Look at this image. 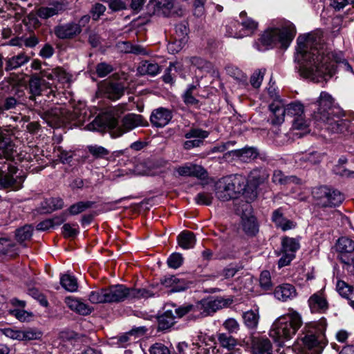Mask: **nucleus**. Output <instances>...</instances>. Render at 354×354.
I'll list each match as a JSON object with an SVG mask.
<instances>
[{
	"mask_svg": "<svg viewBox=\"0 0 354 354\" xmlns=\"http://www.w3.org/2000/svg\"><path fill=\"white\" fill-rule=\"evenodd\" d=\"M297 42L295 59L300 63L301 75L317 82L319 78H330L335 73V63L342 60L341 56L329 51L317 34L300 35Z\"/></svg>",
	"mask_w": 354,
	"mask_h": 354,
	"instance_id": "1",
	"label": "nucleus"
},
{
	"mask_svg": "<svg viewBox=\"0 0 354 354\" xmlns=\"http://www.w3.org/2000/svg\"><path fill=\"white\" fill-rule=\"evenodd\" d=\"M115 115L118 114L114 113L100 115L86 126V129L100 131L107 129L111 136L116 138L137 127L148 124L143 116L139 114L128 113L120 121L118 120Z\"/></svg>",
	"mask_w": 354,
	"mask_h": 354,
	"instance_id": "2",
	"label": "nucleus"
},
{
	"mask_svg": "<svg viewBox=\"0 0 354 354\" xmlns=\"http://www.w3.org/2000/svg\"><path fill=\"white\" fill-rule=\"evenodd\" d=\"M317 109L313 113V118L327 125V129L332 133H344L352 132L351 122L348 120L335 116L333 110V98L332 96L322 91L317 101Z\"/></svg>",
	"mask_w": 354,
	"mask_h": 354,
	"instance_id": "3",
	"label": "nucleus"
},
{
	"mask_svg": "<svg viewBox=\"0 0 354 354\" xmlns=\"http://www.w3.org/2000/svg\"><path fill=\"white\" fill-rule=\"evenodd\" d=\"M301 324V315L297 311L290 309L274 320L270 329L269 335L281 346L295 335Z\"/></svg>",
	"mask_w": 354,
	"mask_h": 354,
	"instance_id": "4",
	"label": "nucleus"
},
{
	"mask_svg": "<svg viewBox=\"0 0 354 354\" xmlns=\"http://www.w3.org/2000/svg\"><path fill=\"white\" fill-rule=\"evenodd\" d=\"M246 183L247 179L242 175L223 177L216 184V196L222 201L237 198L241 194L246 198Z\"/></svg>",
	"mask_w": 354,
	"mask_h": 354,
	"instance_id": "5",
	"label": "nucleus"
},
{
	"mask_svg": "<svg viewBox=\"0 0 354 354\" xmlns=\"http://www.w3.org/2000/svg\"><path fill=\"white\" fill-rule=\"evenodd\" d=\"M296 35L295 26L287 22L281 28H272L265 31L259 39L262 47L259 50H263L277 44L287 48Z\"/></svg>",
	"mask_w": 354,
	"mask_h": 354,
	"instance_id": "6",
	"label": "nucleus"
},
{
	"mask_svg": "<svg viewBox=\"0 0 354 354\" xmlns=\"http://www.w3.org/2000/svg\"><path fill=\"white\" fill-rule=\"evenodd\" d=\"M108 303H118L127 299H141L153 297L154 294L145 288H128L122 284L106 288Z\"/></svg>",
	"mask_w": 354,
	"mask_h": 354,
	"instance_id": "7",
	"label": "nucleus"
},
{
	"mask_svg": "<svg viewBox=\"0 0 354 354\" xmlns=\"http://www.w3.org/2000/svg\"><path fill=\"white\" fill-rule=\"evenodd\" d=\"M227 304L225 299L217 297L214 299L202 300L195 304H187V306L184 309L190 311V317L197 319L209 315Z\"/></svg>",
	"mask_w": 354,
	"mask_h": 354,
	"instance_id": "8",
	"label": "nucleus"
},
{
	"mask_svg": "<svg viewBox=\"0 0 354 354\" xmlns=\"http://www.w3.org/2000/svg\"><path fill=\"white\" fill-rule=\"evenodd\" d=\"M313 195L317 204L322 207L337 206L344 200L343 195L339 191L324 186L315 188Z\"/></svg>",
	"mask_w": 354,
	"mask_h": 354,
	"instance_id": "9",
	"label": "nucleus"
},
{
	"mask_svg": "<svg viewBox=\"0 0 354 354\" xmlns=\"http://www.w3.org/2000/svg\"><path fill=\"white\" fill-rule=\"evenodd\" d=\"M17 168L12 165L0 168V189H20L25 176L21 174H17Z\"/></svg>",
	"mask_w": 354,
	"mask_h": 354,
	"instance_id": "10",
	"label": "nucleus"
},
{
	"mask_svg": "<svg viewBox=\"0 0 354 354\" xmlns=\"http://www.w3.org/2000/svg\"><path fill=\"white\" fill-rule=\"evenodd\" d=\"M317 334H308L302 339L303 352L307 353L308 351L314 350L315 353L322 348V345L326 344L324 331L326 327V323L324 319H321L317 324Z\"/></svg>",
	"mask_w": 354,
	"mask_h": 354,
	"instance_id": "11",
	"label": "nucleus"
},
{
	"mask_svg": "<svg viewBox=\"0 0 354 354\" xmlns=\"http://www.w3.org/2000/svg\"><path fill=\"white\" fill-rule=\"evenodd\" d=\"M26 153H18L17 147L7 132L0 131V158L8 160L23 162L27 160Z\"/></svg>",
	"mask_w": 354,
	"mask_h": 354,
	"instance_id": "12",
	"label": "nucleus"
},
{
	"mask_svg": "<svg viewBox=\"0 0 354 354\" xmlns=\"http://www.w3.org/2000/svg\"><path fill=\"white\" fill-rule=\"evenodd\" d=\"M45 119L51 127H58L74 120H77L79 122L84 121L80 117L77 116V113H69L65 108L61 106H56L48 111Z\"/></svg>",
	"mask_w": 354,
	"mask_h": 354,
	"instance_id": "13",
	"label": "nucleus"
},
{
	"mask_svg": "<svg viewBox=\"0 0 354 354\" xmlns=\"http://www.w3.org/2000/svg\"><path fill=\"white\" fill-rule=\"evenodd\" d=\"M269 176V174L266 169H253L247 180L246 183V200L248 202L254 201L257 196V187L264 183Z\"/></svg>",
	"mask_w": 354,
	"mask_h": 354,
	"instance_id": "14",
	"label": "nucleus"
},
{
	"mask_svg": "<svg viewBox=\"0 0 354 354\" xmlns=\"http://www.w3.org/2000/svg\"><path fill=\"white\" fill-rule=\"evenodd\" d=\"M187 306V304H185L178 308L174 306L171 309H167L165 313L158 317V328L163 330L171 327L175 323V319L176 317L180 318L187 314L190 317V311L184 309V308Z\"/></svg>",
	"mask_w": 354,
	"mask_h": 354,
	"instance_id": "15",
	"label": "nucleus"
},
{
	"mask_svg": "<svg viewBox=\"0 0 354 354\" xmlns=\"http://www.w3.org/2000/svg\"><path fill=\"white\" fill-rule=\"evenodd\" d=\"M299 241L294 238L285 236L281 240V254L278 266L279 268L288 265L295 258V252L299 248Z\"/></svg>",
	"mask_w": 354,
	"mask_h": 354,
	"instance_id": "16",
	"label": "nucleus"
},
{
	"mask_svg": "<svg viewBox=\"0 0 354 354\" xmlns=\"http://www.w3.org/2000/svg\"><path fill=\"white\" fill-rule=\"evenodd\" d=\"M42 77H46L48 80L53 81L51 86L54 85L57 87L56 82L61 85L70 83L71 81L72 75L67 73L62 67H56L54 68L44 69L41 71Z\"/></svg>",
	"mask_w": 354,
	"mask_h": 354,
	"instance_id": "17",
	"label": "nucleus"
},
{
	"mask_svg": "<svg viewBox=\"0 0 354 354\" xmlns=\"http://www.w3.org/2000/svg\"><path fill=\"white\" fill-rule=\"evenodd\" d=\"M174 6V0H151L147 5L149 15L168 16Z\"/></svg>",
	"mask_w": 354,
	"mask_h": 354,
	"instance_id": "18",
	"label": "nucleus"
},
{
	"mask_svg": "<svg viewBox=\"0 0 354 354\" xmlns=\"http://www.w3.org/2000/svg\"><path fill=\"white\" fill-rule=\"evenodd\" d=\"M188 40V28L185 24H180L176 26L174 41L168 44L167 48L172 53L180 51Z\"/></svg>",
	"mask_w": 354,
	"mask_h": 354,
	"instance_id": "19",
	"label": "nucleus"
},
{
	"mask_svg": "<svg viewBox=\"0 0 354 354\" xmlns=\"http://www.w3.org/2000/svg\"><path fill=\"white\" fill-rule=\"evenodd\" d=\"M251 354H272L273 347L271 341L266 337H251Z\"/></svg>",
	"mask_w": 354,
	"mask_h": 354,
	"instance_id": "20",
	"label": "nucleus"
},
{
	"mask_svg": "<svg viewBox=\"0 0 354 354\" xmlns=\"http://www.w3.org/2000/svg\"><path fill=\"white\" fill-rule=\"evenodd\" d=\"M67 6L68 3L66 0H61L60 1L54 2L48 6L39 7L37 10L36 14L39 17L46 19L66 10Z\"/></svg>",
	"mask_w": 354,
	"mask_h": 354,
	"instance_id": "21",
	"label": "nucleus"
},
{
	"mask_svg": "<svg viewBox=\"0 0 354 354\" xmlns=\"http://www.w3.org/2000/svg\"><path fill=\"white\" fill-rule=\"evenodd\" d=\"M81 31L80 26L74 22L57 26L54 30L55 35L62 39L73 38L78 35Z\"/></svg>",
	"mask_w": 354,
	"mask_h": 354,
	"instance_id": "22",
	"label": "nucleus"
},
{
	"mask_svg": "<svg viewBox=\"0 0 354 354\" xmlns=\"http://www.w3.org/2000/svg\"><path fill=\"white\" fill-rule=\"evenodd\" d=\"M65 304L71 310L83 316L90 315L93 310L92 306L73 296L66 297Z\"/></svg>",
	"mask_w": 354,
	"mask_h": 354,
	"instance_id": "23",
	"label": "nucleus"
},
{
	"mask_svg": "<svg viewBox=\"0 0 354 354\" xmlns=\"http://www.w3.org/2000/svg\"><path fill=\"white\" fill-rule=\"evenodd\" d=\"M172 114L169 109L160 107L152 111L150 121L156 127H163L170 122Z\"/></svg>",
	"mask_w": 354,
	"mask_h": 354,
	"instance_id": "24",
	"label": "nucleus"
},
{
	"mask_svg": "<svg viewBox=\"0 0 354 354\" xmlns=\"http://www.w3.org/2000/svg\"><path fill=\"white\" fill-rule=\"evenodd\" d=\"M269 108L272 113L270 118V123L272 125L281 124L286 115V106L281 101H274L270 104Z\"/></svg>",
	"mask_w": 354,
	"mask_h": 354,
	"instance_id": "25",
	"label": "nucleus"
},
{
	"mask_svg": "<svg viewBox=\"0 0 354 354\" xmlns=\"http://www.w3.org/2000/svg\"><path fill=\"white\" fill-rule=\"evenodd\" d=\"M209 133L200 129H192L185 134V138L190 139L192 138H196L194 140H187L184 143V148L185 149H190L194 147H199L203 142V139L207 138Z\"/></svg>",
	"mask_w": 354,
	"mask_h": 354,
	"instance_id": "26",
	"label": "nucleus"
},
{
	"mask_svg": "<svg viewBox=\"0 0 354 354\" xmlns=\"http://www.w3.org/2000/svg\"><path fill=\"white\" fill-rule=\"evenodd\" d=\"M178 174L182 176H195L200 178H205L206 171L200 165L187 163L176 169Z\"/></svg>",
	"mask_w": 354,
	"mask_h": 354,
	"instance_id": "27",
	"label": "nucleus"
},
{
	"mask_svg": "<svg viewBox=\"0 0 354 354\" xmlns=\"http://www.w3.org/2000/svg\"><path fill=\"white\" fill-rule=\"evenodd\" d=\"M41 76L42 75H41ZM45 78L46 77H38L36 76L31 77L29 82L30 91L31 93V95L30 96V100H34L36 96L40 95L44 88H52L50 83H46L44 80Z\"/></svg>",
	"mask_w": 354,
	"mask_h": 354,
	"instance_id": "28",
	"label": "nucleus"
},
{
	"mask_svg": "<svg viewBox=\"0 0 354 354\" xmlns=\"http://www.w3.org/2000/svg\"><path fill=\"white\" fill-rule=\"evenodd\" d=\"M274 297L281 301L292 299L297 295L295 288L289 283H283L276 287L274 292Z\"/></svg>",
	"mask_w": 354,
	"mask_h": 354,
	"instance_id": "29",
	"label": "nucleus"
},
{
	"mask_svg": "<svg viewBox=\"0 0 354 354\" xmlns=\"http://www.w3.org/2000/svg\"><path fill=\"white\" fill-rule=\"evenodd\" d=\"M102 90L108 98L118 100L124 94V86L120 82H108L104 84Z\"/></svg>",
	"mask_w": 354,
	"mask_h": 354,
	"instance_id": "30",
	"label": "nucleus"
},
{
	"mask_svg": "<svg viewBox=\"0 0 354 354\" xmlns=\"http://www.w3.org/2000/svg\"><path fill=\"white\" fill-rule=\"evenodd\" d=\"M272 221L278 228L281 229L283 231L293 229L296 226V223L294 221L283 216L281 208L273 212Z\"/></svg>",
	"mask_w": 354,
	"mask_h": 354,
	"instance_id": "31",
	"label": "nucleus"
},
{
	"mask_svg": "<svg viewBox=\"0 0 354 354\" xmlns=\"http://www.w3.org/2000/svg\"><path fill=\"white\" fill-rule=\"evenodd\" d=\"M161 283L165 287L170 288L173 292L183 291L187 288L184 280L174 275L165 276L161 279Z\"/></svg>",
	"mask_w": 354,
	"mask_h": 354,
	"instance_id": "32",
	"label": "nucleus"
},
{
	"mask_svg": "<svg viewBox=\"0 0 354 354\" xmlns=\"http://www.w3.org/2000/svg\"><path fill=\"white\" fill-rule=\"evenodd\" d=\"M217 341L221 347L229 351H235L236 346L239 345L237 339L225 333H218L216 334Z\"/></svg>",
	"mask_w": 354,
	"mask_h": 354,
	"instance_id": "33",
	"label": "nucleus"
},
{
	"mask_svg": "<svg viewBox=\"0 0 354 354\" xmlns=\"http://www.w3.org/2000/svg\"><path fill=\"white\" fill-rule=\"evenodd\" d=\"M308 304L313 313H324L328 308V303L326 299L318 294H314L309 298Z\"/></svg>",
	"mask_w": 354,
	"mask_h": 354,
	"instance_id": "34",
	"label": "nucleus"
},
{
	"mask_svg": "<svg viewBox=\"0 0 354 354\" xmlns=\"http://www.w3.org/2000/svg\"><path fill=\"white\" fill-rule=\"evenodd\" d=\"M118 50L124 53H133L136 55H147V50L140 45H133L129 41H120L117 44Z\"/></svg>",
	"mask_w": 354,
	"mask_h": 354,
	"instance_id": "35",
	"label": "nucleus"
},
{
	"mask_svg": "<svg viewBox=\"0 0 354 354\" xmlns=\"http://www.w3.org/2000/svg\"><path fill=\"white\" fill-rule=\"evenodd\" d=\"M232 153L243 162H250L255 159L259 155L257 149L254 147H244L233 151Z\"/></svg>",
	"mask_w": 354,
	"mask_h": 354,
	"instance_id": "36",
	"label": "nucleus"
},
{
	"mask_svg": "<svg viewBox=\"0 0 354 354\" xmlns=\"http://www.w3.org/2000/svg\"><path fill=\"white\" fill-rule=\"evenodd\" d=\"M178 245L183 249L187 250L194 248L196 238L193 232L184 231L177 238Z\"/></svg>",
	"mask_w": 354,
	"mask_h": 354,
	"instance_id": "37",
	"label": "nucleus"
},
{
	"mask_svg": "<svg viewBox=\"0 0 354 354\" xmlns=\"http://www.w3.org/2000/svg\"><path fill=\"white\" fill-rule=\"evenodd\" d=\"M138 71L141 75L155 76L159 73L160 68L157 63L149 61H143L138 66Z\"/></svg>",
	"mask_w": 354,
	"mask_h": 354,
	"instance_id": "38",
	"label": "nucleus"
},
{
	"mask_svg": "<svg viewBox=\"0 0 354 354\" xmlns=\"http://www.w3.org/2000/svg\"><path fill=\"white\" fill-rule=\"evenodd\" d=\"M243 319L245 325L250 329H255L259 320L258 309L250 310L243 313Z\"/></svg>",
	"mask_w": 354,
	"mask_h": 354,
	"instance_id": "39",
	"label": "nucleus"
},
{
	"mask_svg": "<svg viewBox=\"0 0 354 354\" xmlns=\"http://www.w3.org/2000/svg\"><path fill=\"white\" fill-rule=\"evenodd\" d=\"M29 61V57L24 53H20L16 56L8 59L6 69L7 71L13 70L20 67Z\"/></svg>",
	"mask_w": 354,
	"mask_h": 354,
	"instance_id": "40",
	"label": "nucleus"
},
{
	"mask_svg": "<svg viewBox=\"0 0 354 354\" xmlns=\"http://www.w3.org/2000/svg\"><path fill=\"white\" fill-rule=\"evenodd\" d=\"M240 18L241 19V21L239 22L240 26H243V32H245L248 35L251 34L257 28V22L251 18L246 17L245 12L240 13Z\"/></svg>",
	"mask_w": 354,
	"mask_h": 354,
	"instance_id": "41",
	"label": "nucleus"
},
{
	"mask_svg": "<svg viewBox=\"0 0 354 354\" xmlns=\"http://www.w3.org/2000/svg\"><path fill=\"white\" fill-rule=\"evenodd\" d=\"M60 283L66 290L69 292H75L78 288L76 279L68 274H64L61 276Z\"/></svg>",
	"mask_w": 354,
	"mask_h": 354,
	"instance_id": "42",
	"label": "nucleus"
},
{
	"mask_svg": "<svg viewBox=\"0 0 354 354\" xmlns=\"http://www.w3.org/2000/svg\"><path fill=\"white\" fill-rule=\"evenodd\" d=\"M336 249L342 253H350L354 251V241L348 237H341L337 240Z\"/></svg>",
	"mask_w": 354,
	"mask_h": 354,
	"instance_id": "43",
	"label": "nucleus"
},
{
	"mask_svg": "<svg viewBox=\"0 0 354 354\" xmlns=\"http://www.w3.org/2000/svg\"><path fill=\"white\" fill-rule=\"evenodd\" d=\"M242 225L243 231L248 235L254 236L259 231L256 218L253 216L243 218Z\"/></svg>",
	"mask_w": 354,
	"mask_h": 354,
	"instance_id": "44",
	"label": "nucleus"
},
{
	"mask_svg": "<svg viewBox=\"0 0 354 354\" xmlns=\"http://www.w3.org/2000/svg\"><path fill=\"white\" fill-rule=\"evenodd\" d=\"M88 300L92 304L108 303L106 288L91 291L88 295Z\"/></svg>",
	"mask_w": 354,
	"mask_h": 354,
	"instance_id": "45",
	"label": "nucleus"
},
{
	"mask_svg": "<svg viewBox=\"0 0 354 354\" xmlns=\"http://www.w3.org/2000/svg\"><path fill=\"white\" fill-rule=\"evenodd\" d=\"M240 23L239 21H232L226 26L227 34L229 37L234 38H242L247 36L245 32H243L242 29L239 30Z\"/></svg>",
	"mask_w": 354,
	"mask_h": 354,
	"instance_id": "46",
	"label": "nucleus"
},
{
	"mask_svg": "<svg viewBox=\"0 0 354 354\" xmlns=\"http://www.w3.org/2000/svg\"><path fill=\"white\" fill-rule=\"evenodd\" d=\"M286 115L290 117H299L304 114V106L300 102H292L286 106Z\"/></svg>",
	"mask_w": 354,
	"mask_h": 354,
	"instance_id": "47",
	"label": "nucleus"
},
{
	"mask_svg": "<svg viewBox=\"0 0 354 354\" xmlns=\"http://www.w3.org/2000/svg\"><path fill=\"white\" fill-rule=\"evenodd\" d=\"M32 235V227L31 225H24V227L17 230L16 238L17 240L22 243L25 241L29 240Z\"/></svg>",
	"mask_w": 354,
	"mask_h": 354,
	"instance_id": "48",
	"label": "nucleus"
},
{
	"mask_svg": "<svg viewBox=\"0 0 354 354\" xmlns=\"http://www.w3.org/2000/svg\"><path fill=\"white\" fill-rule=\"evenodd\" d=\"M178 68V63H170L169 67L165 70L162 78L167 84H173L174 82V77L177 73Z\"/></svg>",
	"mask_w": 354,
	"mask_h": 354,
	"instance_id": "49",
	"label": "nucleus"
},
{
	"mask_svg": "<svg viewBox=\"0 0 354 354\" xmlns=\"http://www.w3.org/2000/svg\"><path fill=\"white\" fill-rule=\"evenodd\" d=\"M9 313L22 322L30 321L33 316L32 313L25 310L24 308H15L10 310Z\"/></svg>",
	"mask_w": 354,
	"mask_h": 354,
	"instance_id": "50",
	"label": "nucleus"
},
{
	"mask_svg": "<svg viewBox=\"0 0 354 354\" xmlns=\"http://www.w3.org/2000/svg\"><path fill=\"white\" fill-rule=\"evenodd\" d=\"M196 86L190 84L183 95L184 102L187 105H196L198 104V100L194 96L193 91L196 89Z\"/></svg>",
	"mask_w": 354,
	"mask_h": 354,
	"instance_id": "51",
	"label": "nucleus"
},
{
	"mask_svg": "<svg viewBox=\"0 0 354 354\" xmlns=\"http://www.w3.org/2000/svg\"><path fill=\"white\" fill-rule=\"evenodd\" d=\"M225 330L228 332L227 334L237 333L240 329L239 322L234 318H228L225 320L222 324Z\"/></svg>",
	"mask_w": 354,
	"mask_h": 354,
	"instance_id": "52",
	"label": "nucleus"
},
{
	"mask_svg": "<svg viewBox=\"0 0 354 354\" xmlns=\"http://www.w3.org/2000/svg\"><path fill=\"white\" fill-rule=\"evenodd\" d=\"M336 288L339 294L346 299L353 295V288L344 281H338Z\"/></svg>",
	"mask_w": 354,
	"mask_h": 354,
	"instance_id": "53",
	"label": "nucleus"
},
{
	"mask_svg": "<svg viewBox=\"0 0 354 354\" xmlns=\"http://www.w3.org/2000/svg\"><path fill=\"white\" fill-rule=\"evenodd\" d=\"M93 203L90 201H81L71 205L69 208V212L72 215L78 214L92 206Z\"/></svg>",
	"mask_w": 354,
	"mask_h": 354,
	"instance_id": "54",
	"label": "nucleus"
},
{
	"mask_svg": "<svg viewBox=\"0 0 354 354\" xmlns=\"http://www.w3.org/2000/svg\"><path fill=\"white\" fill-rule=\"evenodd\" d=\"M54 152L63 163H68L73 156V153L71 151L64 150L61 147L55 148Z\"/></svg>",
	"mask_w": 354,
	"mask_h": 354,
	"instance_id": "55",
	"label": "nucleus"
},
{
	"mask_svg": "<svg viewBox=\"0 0 354 354\" xmlns=\"http://www.w3.org/2000/svg\"><path fill=\"white\" fill-rule=\"evenodd\" d=\"M259 283L261 287L266 290H270L272 287L271 275L269 271L263 270L261 272L259 278Z\"/></svg>",
	"mask_w": 354,
	"mask_h": 354,
	"instance_id": "56",
	"label": "nucleus"
},
{
	"mask_svg": "<svg viewBox=\"0 0 354 354\" xmlns=\"http://www.w3.org/2000/svg\"><path fill=\"white\" fill-rule=\"evenodd\" d=\"M88 150L96 158H102L109 155V151L103 147L94 145L88 147Z\"/></svg>",
	"mask_w": 354,
	"mask_h": 354,
	"instance_id": "57",
	"label": "nucleus"
},
{
	"mask_svg": "<svg viewBox=\"0 0 354 354\" xmlns=\"http://www.w3.org/2000/svg\"><path fill=\"white\" fill-rule=\"evenodd\" d=\"M41 337L40 332L34 329L21 330V341H30L39 339Z\"/></svg>",
	"mask_w": 354,
	"mask_h": 354,
	"instance_id": "58",
	"label": "nucleus"
},
{
	"mask_svg": "<svg viewBox=\"0 0 354 354\" xmlns=\"http://www.w3.org/2000/svg\"><path fill=\"white\" fill-rule=\"evenodd\" d=\"M321 159L322 157L319 153L316 151H312L303 154L301 158H300V160L306 162H309L310 164L312 165H315L319 163L321 161Z\"/></svg>",
	"mask_w": 354,
	"mask_h": 354,
	"instance_id": "59",
	"label": "nucleus"
},
{
	"mask_svg": "<svg viewBox=\"0 0 354 354\" xmlns=\"http://www.w3.org/2000/svg\"><path fill=\"white\" fill-rule=\"evenodd\" d=\"M167 264L169 268H178L183 262V257L179 253H174L167 259Z\"/></svg>",
	"mask_w": 354,
	"mask_h": 354,
	"instance_id": "60",
	"label": "nucleus"
},
{
	"mask_svg": "<svg viewBox=\"0 0 354 354\" xmlns=\"http://www.w3.org/2000/svg\"><path fill=\"white\" fill-rule=\"evenodd\" d=\"M213 196L211 193H198L195 197V201L198 205H209L212 204Z\"/></svg>",
	"mask_w": 354,
	"mask_h": 354,
	"instance_id": "61",
	"label": "nucleus"
},
{
	"mask_svg": "<svg viewBox=\"0 0 354 354\" xmlns=\"http://www.w3.org/2000/svg\"><path fill=\"white\" fill-rule=\"evenodd\" d=\"M186 62L200 69L208 68L210 66L209 62L198 57L188 58L186 59Z\"/></svg>",
	"mask_w": 354,
	"mask_h": 354,
	"instance_id": "62",
	"label": "nucleus"
},
{
	"mask_svg": "<svg viewBox=\"0 0 354 354\" xmlns=\"http://www.w3.org/2000/svg\"><path fill=\"white\" fill-rule=\"evenodd\" d=\"M265 74V69H260L254 72L250 78V83L254 88L260 87Z\"/></svg>",
	"mask_w": 354,
	"mask_h": 354,
	"instance_id": "63",
	"label": "nucleus"
},
{
	"mask_svg": "<svg viewBox=\"0 0 354 354\" xmlns=\"http://www.w3.org/2000/svg\"><path fill=\"white\" fill-rule=\"evenodd\" d=\"M113 66L105 62L100 63L96 66V73L100 77H104L113 71Z\"/></svg>",
	"mask_w": 354,
	"mask_h": 354,
	"instance_id": "64",
	"label": "nucleus"
}]
</instances>
